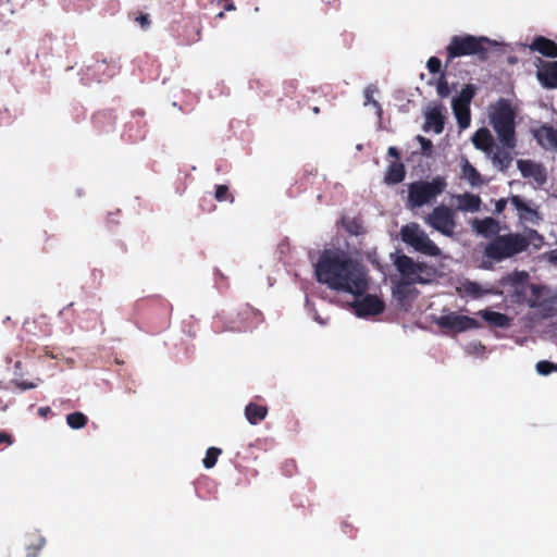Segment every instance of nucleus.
I'll use <instances>...</instances> for the list:
<instances>
[{
    "instance_id": "nucleus-1",
    "label": "nucleus",
    "mask_w": 557,
    "mask_h": 557,
    "mask_svg": "<svg viewBox=\"0 0 557 557\" xmlns=\"http://www.w3.org/2000/svg\"><path fill=\"white\" fill-rule=\"evenodd\" d=\"M315 275L320 283L334 290L361 296L368 289L364 267L342 250H324L317 263Z\"/></svg>"
},
{
    "instance_id": "nucleus-2",
    "label": "nucleus",
    "mask_w": 557,
    "mask_h": 557,
    "mask_svg": "<svg viewBox=\"0 0 557 557\" xmlns=\"http://www.w3.org/2000/svg\"><path fill=\"white\" fill-rule=\"evenodd\" d=\"M530 243L521 234L497 235L484 248V256L494 261H502L511 258L528 249Z\"/></svg>"
},
{
    "instance_id": "nucleus-3",
    "label": "nucleus",
    "mask_w": 557,
    "mask_h": 557,
    "mask_svg": "<svg viewBox=\"0 0 557 557\" xmlns=\"http://www.w3.org/2000/svg\"><path fill=\"white\" fill-rule=\"evenodd\" d=\"M447 187L444 176H435L431 182L417 181L408 186V207L410 209L421 208L442 195Z\"/></svg>"
},
{
    "instance_id": "nucleus-4",
    "label": "nucleus",
    "mask_w": 557,
    "mask_h": 557,
    "mask_svg": "<svg viewBox=\"0 0 557 557\" xmlns=\"http://www.w3.org/2000/svg\"><path fill=\"white\" fill-rule=\"evenodd\" d=\"M401 240L412 247L416 251L430 256L440 257L442 251L437 245L430 239L428 234L416 222L408 223L400 228Z\"/></svg>"
},
{
    "instance_id": "nucleus-5",
    "label": "nucleus",
    "mask_w": 557,
    "mask_h": 557,
    "mask_svg": "<svg viewBox=\"0 0 557 557\" xmlns=\"http://www.w3.org/2000/svg\"><path fill=\"white\" fill-rule=\"evenodd\" d=\"M492 125L500 141L507 147L515 146V111L513 107H494Z\"/></svg>"
},
{
    "instance_id": "nucleus-6",
    "label": "nucleus",
    "mask_w": 557,
    "mask_h": 557,
    "mask_svg": "<svg viewBox=\"0 0 557 557\" xmlns=\"http://www.w3.org/2000/svg\"><path fill=\"white\" fill-rule=\"evenodd\" d=\"M394 264L401 275L400 281L411 284H425L430 282V278L423 276L429 271V265L425 262L414 261L407 255H400L397 256Z\"/></svg>"
},
{
    "instance_id": "nucleus-7",
    "label": "nucleus",
    "mask_w": 557,
    "mask_h": 557,
    "mask_svg": "<svg viewBox=\"0 0 557 557\" xmlns=\"http://www.w3.org/2000/svg\"><path fill=\"white\" fill-rule=\"evenodd\" d=\"M425 222L446 237L455 236L457 227L455 211L445 205L435 207L426 216Z\"/></svg>"
},
{
    "instance_id": "nucleus-8",
    "label": "nucleus",
    "mask_w": 557,
    "mask_h": 557,
    "mask_svg": "<svg viewBox=\"0 0 557 557\" xmlns=\"http://www.w3.org/2000/svg\"><path fill=\"white\" fill-rule=\"evenodd\" d=\"M492 42L487 37H474L470 35L465 36H454L449 46L447 47V52L449 59L469 55L474 53H480L483 51V44Z\"/></svg>"
},
{
    "instance_id": "nucleus-9",
    "label": "nucleus",
    "mask_w": 557,
    "mask_h": 557,
    "mask_svg": "<svg viewBox=\"0 0 557 557\" xmlns=\"http://www.w3.org/2000/svg\"><path fill=\"white\" fill-rule=\"evenodd\" d=\"M435 323L441 329L449 330L455 333H462L480 327L478 320L468 315L458 314L457 312L441 315L435 320Z\"/></svg>"
},
{
    "instance_id": "nucleus-10",
    "label": "nucleus",
    "mask_w": 557,
    "mask_h": 557,
    "mask_svg": "<svg viewBox=\"0 0 557 557\" xmlns=\"http://www.w3.org/2000/svg\"><path fill=\"white\" fill-rule=\"evenodd\" d=\"M385 304L375 295H366L355 302V310L358 317L376 315L384 311Z\"/></svg>"
},
{
    "instance_id": "nucleus-11",
    "label": "nucleus",
    "mask_w": 557,
    "mask_h": 557,
    "mask_svg": "<svg viewBox=\"0 0 557 557\" xmlns=\"http://www.w3.org/2000/svg\"><path fill=\"white\" fill-rule=\"evenodd\" d=\"M540 62L536 71L539 82L545 88H557V61Z\"/></svg>"
},
{
    "instance_id": "nucleus-12",
    "label": "nucleus",
    "mask_w": 557,
    "mask_h": 557,
    "mask_svg": "<svg viewBox=\"0 0 557 557\" xmlns=\"http://www.w3.org/2000/svg\"><path fill=\"white\" fill-rule=\"evenodd\" d=\"M471 225L474 232L485 238L496 237L500 231L499 222L491 216L473 219Z\"/></svg>"
},
{
    "instance_id": "nucleus-13",
    "label": "nucleus",
    "mask_w": 557,
    "mask_h": 557,
    "mask_svg": "<svg viewBox=\"0 0 557 557\" xmlns=\"http://www.w3.org/2000/svg\"><path fill=\"white\" fill-rule=\"evenodd\" d=\"M534 137L539 145L546 150L557 149V129L553 126L543 125L534 131Z\"/></svg>"
},
{
    "instance_id": "nucleus-14",
    "label": "nucleus",
    "mask_w": 557,
    "mask_h": 557,
    "mask_svg": "<svg viewBox=\"0 0 557 557\" xmlns=\"http://www.w3.org/2000/svg\"><path fill=\"white\" fill-rule=\"evenodd\" d=\"M257 315L258 312L249 305L242 306L237 312L238 322L233 321L234 325L231 327V330L235 332H243L248 330Z\"/></svg>"
},
{
    "instance_id": "nucleus-15",
    "label": "nucleus",
    "mask_w": 557,
    "mask_h": 557,
    "mask_svg": "<svg viewBox=\"0 0 557 557\" xmlns=\"http://www.w3.org/2000/svg\"><path fill=\"white\" fill-rule=\"evenodd\" d=\"M530 50L537 51L547 58H557V44L553 40L539 36L529 46Z\"/></svg>"
},
{
    "instance_id": "nucleus-16",
    "label": "nucleus",
    "mask_w": 557,
    "mask_h": 557,
    "mask_svg": "<svg viewBox=\"0 0 557 557\" xmlns=\"http://www.w3.org/2000/svg\"><path fill=\"white\" fill-rule=\"evenodd\" d=\"M457 210L463 212H478L481 208V198L478 195L471 193H465L456 196Z\"/></svg>"
},
{
    "instance_id": "nucleus-17",
    "label": "nucleus",
    "mask_w": 557,
    "mask_h": 557,
    "mask_svg": "<svg viewBox=\"0 0 557 557\" xmlns=\"http://www.w3.org/2000/svg\"><path fill=\"white\" fill-rule=\"evenodd\" d=\"M441 107H432L425 114L424 131L432 129L434 133L440 134L444 129V116L440 111Z\"/></svg>"
},
{
    "instance_id": "nucleus-18",
    "label": "nucleus",
    "mask_w": 557,
    "mask_h": 557,
    "mask_svg": "<svg viewBox=\"0 0 557 557\" xmlns=\"http://www.w3.org/2000/svg\"><path fill=\"white\" fill-rule=\"evenodd\" d=\"M268 413V408L256 403H249L245 408V417L250 424H258Z\"/></svg>"
},
{
    "instance_id": "nucleus-19",
    "label": "nucleus",
    "mask_w": 557,
    "mask_h": 557,
    "mask_svg": "<svg viewBox=\"0 0 557 557\" xmlns=\"http://www.w3.org/2000/svg\"><path fill=\"white\" fill-rule=\"evenodd\" d=\"M475 148L483 151H490L494 145L493 137L488 129L480 128L475 132L472 138Z\"/></svg>"
},
{
    "instance_id": "nucleus-20",
    "label": "nucleus",
    "mask_w": 557,
    "mask_h": 557,
    "mask_svg": "<svg viewBox=\"0 0 557 557\" xmlns=\"http://www.w3.org/2000/svg\"><path fill=\"white\" fill-rule=\"evenodd\" d=\"M405 175V165L401 162H392L387 168L385 182L388 184H398L404 181Z\"/></svg>"
},
{
    "instance_id": "nucleus-21",
    "label": "nucleus",
    "mask_w": 557,
    "mask_h": 557,
    "mask_svg": "<svg viewBox=\"0 0 557 557\" xmlns=\"http://www.w3.org/2000/svg\"><path fill=\"white\" fill-rule=\"evenodd\" d=\"M476 92V87L472 84H467L454 95L451 104H469Z\"/></svg>"
},
{
    "instance_id": "nucleus-22",
    "label": "nucleus",
    "mask_w": 557,
    "mask_h": 557,
    "mask_svg": "<svg viewBox=\"0 0 557 557\" xmlns=\"http://www.w3.org/2000/svg\"><path fill=\"white\" fill-rule=\"evenodd\" d=\"M151 302L156 305V309L160 314V329H165L169 325L170 315L172 312L171 304L162 298L153 299Z\"/></svg>"
},
{
    "instance_id": "nucleus-23",
    "label": "nucleus",
    "mask_w": 557,
    "mask_h": 557,
    "mask_svg": "<svg viewBox=\"0 0 557 557\" xmlns=\"http://www.w3.org/2000/svg\"><path fill=\"white\" fill-rule=\"evenodd\" d=\"M461 174H462V177L466 178L472 186H479L482 184L481 174L468 161V159H462Z\"/></svg>"
},
{
    "instance_id": "nucleus-24",
    "label": "nucleus",
    "mask_w": 557,
    "mask_h": 557,
    "mask_svg": "<svg viewBox=\"0 0 557 557\" xmlns=\"http://www.w3.org/2000/svg\"><path fill=\"white\" fill-rule=\"evenodd\" d=\"M482 318L491 325L497 327H507L509 325V318L500 312L484 310L481 311Z\"/></svg>"
},
{
    "instance_id": "nucleus-25",
    "label": "nucleus",
    "mask_w": 557,
    "mask_h": 557,
    "mask_svg": "<svg viewBox=\"0 0 557 557\" xmlns=\"http://www.w3.org/2000/svg\"><path fill=\"white\" fill-rule=\"evenodd\" d=\"M462 290L466 295L472 297V298H480L486 294H490L491 290L483 289L482 286L473 281H465L461 286Z\"/></svg>"
},
{
    "instance_id": "nucleus-26",
    "label": "nucleus",
    "mask_w": 557,
    "mask_h": 557,
    "mask_svg": "<svg viewBox=\"0 0 557 557\" xmlns=\"http://www.w3.org/2000/svg\"><path fill=\"white\" fill-rule=\"evenodd\" d=\"M343 226L347 233L350 235H362L364 234V227L361 223V221L357 218H345L343 219Z\"/></svg>"
},
{
    "instance_id": "nucleus-27",
    "label": "nucleus",
    "mask_w": 557,
    "mask_h": 557,
    "mask_svg": "<svg viewBox=\"0 0 557 557\" xmlns=\"http://www.w3.org/2000/svg\"><path fill=\"white\" fill-rule=\"evenodd\" d=\"M453 109L459 127L467 128L471 122L470 107H453Z\"/></svg>"
},
{
    "instance_id": "nucleus-28",
    "label": "nucleus",
    "mask_w": 557,
    "mask_h": 557,
    "mask_svg": "<svg viewBox=\"0 0 557 557\" xmlns=\"http://www.w3.org/2000/svg\"><path fill=\"white\" fill-rule=\"evenodd\" d=\"M88 422L87 416L83 412L75 411L66 416V423L70 428L78 430L84 428Z\"/></svg>"
},
{
    "instance_id": "nucleus-29",
    "label": "nucleus",
    "mask_w": 557,
    "mask_h": 557,
    "mask_svg": "<svg viewBox=\"0 0 557 557\" xmlns=\"http://www.w3.org/2000/svg\"><path fill=\"white\" fill-rule=\"evenodd\" d=\"M457 87H459L457 83H449L446 78H441L437 83L436 90L441 97L446 98L451 94H456Z\"/></svg>"
},
{
    "instance_id": "nucleus-30",
    "label": "nucleus",
    "mask_w": 557,
    "mask_h": 557,
    "mask_svg": "<svg viewBox=\"0 0 557 557\" xmlns=\"http://www.w3.org/2000/svg\"><path fill=\"white\" fill-rule=\"evenodd\" d=\"M410 285H412V284L409 282L399 281L393 290L394 296L399 301H404V300L408 299L413 290L410 288Z\"/></svg>"
},
{
    "instance_id": "nucleus-31",
    "label": "nucleus",
    "mask_w": 557,
    "mask_h": 557,
    "mask_svg": "<svg viewBox=\"0 0 557 557\" xmlns=\"http://www.w3.org/2000/svg\"><path fill=\"white\" fill-rule=\"evenodd\" d=\"M222 454V450L218 447H210L207 449L206 457L203 458V467L211 469L215 466L218 457Z\"/></svg>"
},
{
    "instance_id": "nucleus-32",
    "label": "nucleus",
    "mask_w": 557,
    "mask_h": 557,
    "mask_svg": "<svg viewBox=\"0 0 557 557\" xmlns=\"http://www.w3.org/2000/svg\"><path fill=\"white\" fill-rule=\"evenodd\" d=\"M529 274L524 271H515L508 274L504 281L512 286L522 285L527 283Z\"/></svg>"
},
{
    "instance_id": "nucleus-33",
    "label": "nucleus",
    "mask_w": 557,
    "mask_h": 557,
    "mask_svg": "<svg viewBox=\"0 0 557 557\" xmlns=\"http://www.w3.org/2000/svg\"><path fill=\"white\" fill-rule=\"evenodd\" d=\"M214 198L219 202H223V201L233 202L234 201V196L230 193L227 185H216Z\"/></svg>"
},
{
    "instance_id": "nucleus-34",
    "label": "nucleus",
    "mask_w": 557,
    "mask_h": 557,
    "mask_svg": "<svg viewBox=\"0 0 557 557\" xmlns=\"http://www.w3.org/2000/svg\"><path fill=\"white\" fill-rule=\"evenodd\" d=\"M46 545V539L38 535L35 541H33L27 546V556L26 557H37L38 553L42 549V547Z\"/></svg>"
},
{
    "instance_id": "nucleus-35",
    "label": "nucleus",
    "mask_w": 557,
    "mask_h": 557,
    "mask_svg": "<svg viewBox=\"0 0 557 557\" xmlns=\"http://www.w3.org/2000/svg\"><path fill=\"white\" fill-rule=\"evenodd\" d=\"M529 287L531 290V297L528 301L529 306L532 308L539 307L540 306V297L542 295L543 287L537 284H530Z\"/></svg>"
},
{
    "instance_id": "nucleus-36",
    "label": "nucleus",
    "mask_w": 557,
    "mask_h": 557,
    "mask_svg": "<svg viewBox=\"0 0 557 557\" xmlns=\"http://www.w3.org/2000/svg\"><path fill=\"white\" fill-rule=\"evenodd\" d=\"M535 368H536L537 373L541 374V375H548V374H550L554 371L557 372V363H553V362L547 361V360L539 361L536 363Z\"/></svg>"
},
{
    "instance_id": "nucleus-37",
    "label": "nucleus",
    "mask_w": 557,
    "mask_h": 557,
    "mask_svg": "<svg viewBox=\"0 0 557 557\" xmlns=\"http://www.w3.org/2000/svg\"><path fill=\"white\" fill-rule=\"evenodd\" d=\"M417 140L421 145V153L423 156H425V157H431L432 151H433V144H432V141L430 139L421 136V135L417 136Z\"/></svg>"
},
{
    "instance_id": "nucleus-38",
    "label": "nucleus",
    "mask_w": 557,
    "mask_h": 557,
    "mask_svg": "<svg viewBox=\"0 0 557 557\" xmlns=\"http://www.w3.org/2000/svg\"><path fill=\"white\" fill-rule=\"evenodd\" d=\"M519 170L521 171L522 175L524 177L533 175V170L535 168V164L529 161H519L518 162Z\"/></svg>"
},
{
    "instance_id": "nucleus-39",
    "label": "nucleus",
    "mask_w": 557,
    "mask_h": 557,
    "mask_svg": "<svg viewBox=\"0 0 557 557\" xmlns=\"http://www.w3.org/2000/svg\"><path fill=\"white\" fill-rule=\"evenodd\" d=\"M442 62L440 59L432 57L428 60L426 66L431 73H438Z\"/></svg>"
},
{
    "instance_id": "nucleus-40",
    "label": "nucleus",
    "mask_w": 557,
    "mask_h": 557,
    "mask_svg": "<svg viewBox=\"0 0 557 557\" xmlns=\"http://www.w3.org/2000/svg\"><path fill=\"white\" fill-rule=\"evenodd\" d=\"M519 218L522 220H528L529 215H534L536 213L528 203L523 201V208L519 209Z\"/></svg>"
},
{
    "instance_id": "nucleus-41",
    "label": "nucleus",
    "mask_w": 557,
    "mask_h": 557,
    "mask_svg": "<svg viewBox=\"0 0 557 557\" xmlns=\"http://www.w3.org/2000/svg\"><path fill=\"white\" fill-rule=\"evenodd\" d=\"M494 163H499L502 166H506L510 159L506 153H495L493 157Z\"/></svg>"
},
{
    "instance_id": "nucleus-42",
    "label": "nucleus",
    "mask_w": 557,
    "mask_h": 557,
    "mask_svg": "<svg viewBox=\"0 0 557 557\" xmlns=\"http://www.w3.org/2000/svg\"><path fill=\"white\" fill-rule=\"evenodd\" d=\"M13 442H14V438L11 434H9L4 431H0V445L9 446V445H12Z\"/></svg>"
},
{
    "instance_id": "nucleus-43",
    "label": "nucleus",
    "mask_w": 557,
    "mask_h": 557,
    "mask_svg": "<svg viewBox=\"0 0 557 557\" xmlns=\"http://www.w3.org/2000/svg\"><path fill=\"white\" fill-rule=\"evenodd\" d=\"M507 202L508 200L505 198L497 200L495 203V212L497 214L502 213L506 209Z\"/></svg>"
},
{
    "instance_id": "nucleus-44",
    "label": "nucleus",
    "mask_w": 557,
    "mask_h": 557,
    "mask_svg": "<svg viewBox=\"0 0 557 557\" xmlns=\"http://www.w3.org/2000/svg\"><path fill=\"white\" fill-rule=\"evenodd\" d=\"M373 94H374V90H372V89L368 88L366 90V97H367V103L366 104H377V101L374 98Z\"/></svg>"
},
{
    "instance_id": "nucleus-45",
    "label": "nucleus",
    "mask_w": 557,
    "mask_h": 557,
    "mask_svg": "<svg viewBox=\"0 0 557 557\" xmlns=\"http://www.w3.org/2000/svg\"><path fill=\"white\" fill-rule=\"evenodd\" d=\"M510 202L518 211L520 208H523V200L519 196H512Z\"/></svg>"
},
{
    "instance_id": "nucleus-46",
    "label": "nucleus",
    "mask_w": 557,
    "mask_h": 557,
    "mask_svg": "<svg viewBox=\"0 0 557 557\" xmlns=\"http://www.w3.org/2000/svg\"><path fill=\"white\" fill-rule=\"evenodd\" d=\"M17 386H18L21 389H23V391H25V389H32V388H35V387H36V385H35L34 383H32V382H26V381H21V382H18V383H17Z\"/></svg>"
},
{
    "instance_id": "nucleus-47",
    "label": "nucleus",
    "mask_w": 557,
    "mask_h": 557,
    "mask_svg": "<svg viewBox=\"0 0 557 557\" xmlns=\"http://www.w3.org/2000/svg\"><path fill=\"white\" fill-rule=\"evenodd\" d=\"M547 259L550 263L557 265V249H553L547 253Z\"/></svg>"
},
{
    "instance_id": "nucleus-48",
    "label": "nucleus",
    "mask_w": 557,
    "mask_h": 557,
    "mask_svg": "<svg viewBox=\"0 0 557 557\" xmlns=\"http://www.w3.org/2000/svg\"><path fill=\"white\" fill-rule=\"evenodd\" d=\"M388 156L389 157H393V158H396V159H399V151L396 147H389L388 148V151H387Z\"/></svg>"
},
{
    "instance_id": "nucleus-49",
    "label": "nucleus",
    "mask_w": 557,
    "mask_h": 557,
    "mask_svg": "<svg viewBox=\"0 0 557 557\" xmlns=\"http://www.w3.org/2000/svg\"><path fill=\"white\" fill-rule=\"evenodd\" d=\"M137 21L140 23V25L143 27H146L148 26L149 22H148V16L147 15H140L137 17Z\"/></svg>"
},
{
    "instance_id": "nucleus-50",
    "label": "nucleus",
    "mask_w": 557,
    "mask_h": 557,
    "mask_svg": "<svg viewBox=\"0 0 557 557\" xmlns=\"http://www.w3.org/2000/svg\"><path fill=\"white\" fill-rule=\"evenodd\" d=\"M49 410H50L49 408H40L39 412H40V414L45 416L46 412H48Z\"/></svg>"
},
{
    "instance_id": "nucleus-51",
    "label": "nucleus",
    "mask_w": 557,
    "mask_h": 557,
    "mask_svg": "<svg viewBox=\"0 0 557 557\" xmlns=\"http://www.w3.org/2000/svg\"><path fill=\"white\" fill-rule=\"evenodd\" d=\"M497 104L503 106V104H507V103H506V101L504 99H499Z\"/></svg>"
},
{
    "instance_id": "nucleus-52",
    "label": "nucleus",
    "mask_w": 557,
    "mask_h": 557,
    "mask_svg": "<svg viewBox=\"0 0 557 557\" xmlns=\"http://www.w3.org/2000/svg\"><path fill=\"white\" fill-rule=\"evenodd\" d=\"M313 112L317 114L319 113V107H313Z\"/></svg>"
},
{
    "instance_id": "nucleus-53",
    "label": "nucleus",
    "mask_w": 557,
    "mask_h": 557,
    "mask_svg": "<svg viewBox=\"0 0 557 557\" xmlns=\"http://www.w3.org/2000/svg\"><path fill=\"white\" fill-rule=\"evenodd\" d=\"M223 16H224V13H223V12H220V13L218 14V17H219V18H222Z\"/></svg>"
},
{
    "instance_id": "nucleus-54",
    "label": "nucleus",
    "mask_w": 557,
    "mask_h": 557,
    "mask_svg": "<svg viewBox=\"0 0 557 557\" xmlns=\"http://www.w3.org/2000/svg\"><path fill=\"white\" fill-rule=\"evenodd\" d=\"M483 268H484V269H490V268H491V265H487V264L484 262V263H483Z\"/></svg>"
},
{
    "instance_id": "nucleus-55",
    "label": "nucleus",
    "mask_w": 557,
    "mask_h": 557,
    "mask_svg": "<svg viewBox=\"0 0 557 557\" xmlns=\"http://www.w3.org/2000/svg\"><path fill=\"white\" fill-rule=\"evenodd\" d=\"M377 109H379L377 113L381 114V106H377Z\"/></svg>"
}]
</instances>
